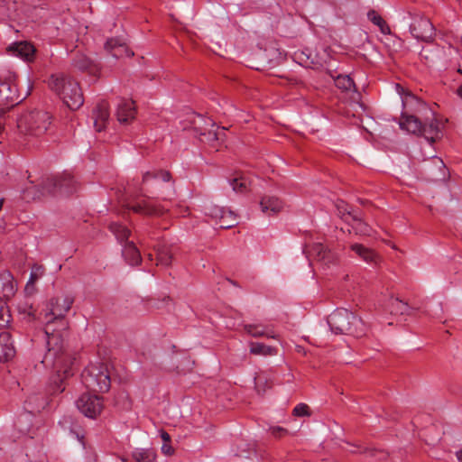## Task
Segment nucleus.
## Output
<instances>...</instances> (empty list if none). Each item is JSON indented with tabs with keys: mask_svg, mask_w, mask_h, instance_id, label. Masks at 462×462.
Segmentation results:
<instances>
[{
	"mask_svg": "<svg viewBox=\"0 0 462 462\" xmlns=\"http://www.w3.org/2000/svg\"><path fill=\"white\" fill-rule=\"evenodd\" d=\"M74 295L70 292L60 291L50 298L42 309L40 319L45 324L47 352L42 361L47 369L56 373L54 392H63V379L72 375L74 359L64 350L63 338L60 330L67 328L65 318L74 303Z\"/></svg>",
	"mask_w": 462,
	"mask_h": 462,
	"instance_id": "f257e3e1",
	"label": "nucleus"
},
{
	"mask_svg": "<svg viewBox=\"0 0 462 462\" xmlns=\"http://www.w3.org/2000/svg\"><path fill=\"white\" fill-rule=\"evenodd\" d=\"M50 89L71 110L79 109L84 103L79 84L63 72L53 73L47 81Z\"/></svg>",
	"mask_w": 462,
	"mask_h": 462,
	"instance_id": "f03ea898",
	"label": "nucleus"
},
{
	"mask_svg": "<svg viewBox=\"0 0 462 462\" xmlns=\"http://www.w3.org/2000/svg\"><path fill=\"white\" fill-rule=\"evenodd\" d=\"M328 324L335 334H349L356 337L365 335L361 319L346 309H337L328 318Z\"/></svg>",
	"mask_w": 462,
	"mask_h": 462,
	"instance_id": "7ed1b4c3",
	"label": "nucleus"
},
{
	"mask_svg": "<svg viewBox=\"0 0 462 462\" xmlns=\"http://www.w3.org/2000/svg\"><path fill=\"white\" fill-rule=\"evenodd\" d=\"M399 125L402 130L422 135L427 141L428 148H431V144L441 136L439 124L435 118L430 119V122L422 123L416 116L402 113Z\"/></svg>",
	"mask_w": 462,
	"mask_h": 462,
	"instance_id": "20e7f679",
	"label": "nucleus"
},
{
	"mask_svg": "<svg viewBox=\"0 0 462 462\" xmlns=\"http://www.w3.org/2000/svg\"><path fill=\"white\" fill-rule=\"evenodd\" d=\"M51 124L49 112L35 110L20 116L17 126L22 133L33 136H41L46 133Z\"/></svg>",
	"mask_w": 462,
	"mask_h": 462,
	"instance_id": "39448f33",
	"label": "nucleus"
},
{
	"mask_svg": "<svg viewBox=\"0 0 462 462\" xmlns=\"http://www.w3.org/2000/svg\"><path fill=\"white\" fill-rule=\"evenodd\" d=\"M86 388L91 391L107 392L111 386L109 371L104 364H90L81 374Z\"/></svg>",
	"mask_w": 462,
	"mask_h": 462,
	"instance_id": "423d86ee",
	"label": "nucleus"
},
{
	"mask_svg": "<svg viewBox=\"0 0 462 462\" xmlns=\"http://www.w3.org/2000/svg\"><path fill=\"white\" fill-rule=\"evenodd\" d=\"M42 190L32 193V199L45 193H62L69 194L77 189V181L69 172H63L47 178L42 183Z\"/></svg>",
	"mask_w": 462,
	"mask_h": 462,
	"instance_id": "0eeeda50",
	"label": "nucleus"
},
{
	"mask_svg": "<svg viewBox=\"0 0 462 462\" xmlns=\"http://www.w3.org/2000/svg\"><path fill=\"white\" fill-rule=\"evenodd\" d=\"M31 86L29 89H31ZM30 94L28 90L23 97H20L17 84L16 75L14 72H8L5 80L0 79V109H9L15 105L19 104Z\"/></svg>",
	"mask_w": 462,
	"mask_h": 462,
	"instance_id": "6e6552de",
	"label": "nucleus"
},
{
	"mask_svg": "<svg viewBox=\"0 0 462 462\" xmlns=\"http://www.w3.org/2000/svg\"><path fill=\"white\" fill-rule=\"evenodd\" d=\"M130 231L123 226L117 224V242L122 245V257L124 260L132 266L137 265L141 263V254L133 241H128Z\"/></svg>",
	"mask_w": 462,
	"mask_h": 462,
	"instance_id": "1a4fd4ad",
	"label": "nucleus"
},
{
	"mask_svg": "<svg viewBox=\"0 0 462 462\" xmlns=\"http://www.w3.org/2000/svg\"><path fill=\"white\" fill-rule=\"evenodd\" d=\"M78 410L86 417L96 419L104 408L102 399L89 393H82L76 401Z\"/></svg>",
	"mask_w": 462,
	"mask_h": 462,
	"instance_id": "9d476101",
	"label": "nucleus"
},
{
	"mask_svg": "<svg viewBox=\"0 0 462 462\" xmlns=\"http://www.w3.org/2000/svg\"><path fill=\"white\" fill-rule=\"evenodd\" d=\"M429 158L430 160L422 165L426 177L432 181L445 180L447 169L443 161L432 152H429Z\"/></svg>",
	"mask_w": 462,
	"mask_h": 462,
	"instance_id": "9b49d317",
	"label": "nucleus"
},
{
	"mask_svg": "<svg viewBox=\"0 0 462 462\" xmlns=\"http://www.w3.org/2000/svg\"><path fill=\"white\" fill-rule=\"evenodd\" d=\"M411 33L417 40L430 42L435 35V29L431 22L425 17H417L410 26Z\"/></svg>",
	"mask_w": 462,
	"mask_h": 462,
	"instance_id": "f8f14e48",
	"label": "nucleus"
},
{
	"mask_svg": "<svg viewBox=\"0 0 462 462\" xmlns=\"http://www.w3.org/2000/svg\"><path fill=\"white\" fill-rule=\"evenodd\" d=\"M136 116L134 102L131 98L117 100V124L123 126L129 125Z\"/></svg>",
	"mask_w": 462,
	"mask_h": 462,
	"instance_id": "ddd939ff",
	"label": "nucleus"
},
{
	"mask_svg": "<svg viewBox=\"0 0 462 462\" xmlns=\"http://www.w3.org/2000/svg\"><path fill=\"white\" fill-rule=\"evenodd\" d=\"M208 210L207 214L214 218H219L221 228H230L237 223V216L232 210L217 206L211 207Z\"/></svg>",
	"mask_w": 462,
	"mask_h": 462,
	"instance_id": "4468645a",
	"label": "nucleus"
},
{
	"mask_svg": "<svg viewBox=\"0 0 462 462\" xmlns=\"http://www.w3.org/2000/svg\"><path fill=\"white\" fill-rule=\"evenodd\" d=\"M311 254L314 255L319 262L328 266L334 265L337 263V254L331 250L328 249L323 244L316 243L312 245Z\"/></svg>",
	"mask_w": 462,
	"mask_h": 462,
	"instance_id": "2eb2a0df",
	"label": "nucleus"
},
{
	"mask_svg": "<svg viewBox=\"0 0 462 462\" xmlns=\"http://www.w3.org/2000/svg\"><path fill=\"white\" fill-rule=\"evenodd\" d=\"M7 51L14 56L19 57L25 61H32L34 59L35 48L27 42H19L11 44Z\"/></svg>",
	"mask_w": 462,
	"mask_h": 462,
	"instance_id": "dca6fc26",
	"label": "nucleus"
},
{
	"mask_svg": "<svg viewBox=\"0 0 462 462\" xmlns=\"http://www.w3.org/2000/svg\"><path fill=\"white\" fill-rule=\"evenodd\" d=\"M15 356V348L7 331L0 333V362H7Z\"/></svg>",
	"mask_w": 462,
	"mask_h": 462,
	"instance_id": "f3484780",
	"label": "nucleus"
},
{
	"mask_svg": "<svg viewBox=\"0 0 462 462\" xmlns=\"http://www.w3.org/2000/svg\"><path fill=\"white\" fill-rule=\"evenodd\" d=\"M14 277L9 272L0 273V299L9 300L15 293Z\"/></svg>",
	"mask_w": 462,
	"mask_h": 462,
	"instance_id": "a211bd4d",
	"label": "nucleus"
},
{
	"mask_svg": "<svg viewBox=\"0 0 462 462\" xmlns=\"http://www.w3.org/2000/svg\"><path fill=\"white\" fill-rule=\"evenodd\" d=\"M283 206V202L275 196H263L260 201L262 212L269 216L277 214L282 211Z\"/></svg>",
	"mask_w": 462,
	"mask_h": 462,
	"instance_id": "6ab92c4d",
	"label": "nucleus"
},
{
	"mask_svg": "<svg viewBox=\"0 0 462 462\" xmlns=\"http://www.w3.org/2000/svg\"><path fill=\"white\" fill-rule=\"evenodd\" d=\"M108 106L106 102L97 104L93 110L94 125L97 131L100 132L106 127L108 120Z\"/></svg>",
	"mask_w": 462,
	"mask_h": 462,
	"instance_id": "aec40b11",
	"label": "nucleus"
},
{
	"mask_svg": "<svg viewBox=\"0 0 462 462\" xmlns=\"http://www.w3.org/2000/svg\"><path fill=\"white\" fill-rule=\"evenodd\" d=\"M350 248L355 254L361 258L363 261H365L367 263L370 264H376L378 261V255L372 249L361 245V244H352L350 245Z\"/></svg>",
	"mask_w": 462,
	"mask_h": 462,
	"instance_id": "412c9836",
	"label": "nucleus"
},
{
	"mask_svg": "<svg viewBox=\"0 0 462 462\" xmlns=\"http://www.w3.org/2000/svg\"><path fill=\"white\" fill-rule=\"evenodd\" d=\"M123 206L126 207L129 209H132L133 211H134L136 213L144 214V215H148V216L162 214V208L152 206L146 201H143L142 203H136V204H132L128 201H125Z\"/></svg>",
	"mask_w": 462,
	"mask_h": 462,
	"instance_id": "4be33fe9",
	"label": "nucleus"
},
{
	"mask_svg": "<svg viewBox=\"0 0 462 462\" xmlns=\"http://www.w3.org/2000/svg\"><path fill=\"white\" fill-rule=\"evenodd\" d=\"M45 273V268L42 264H33L31 268L29 280L25 285L27 294H33L36 291L35 284Z\"/></svg>",
	"mask_w": 462,
	"mask_h": 462,
	"instance_id": "5701e85b",
	"label": "nucleus"
},
{
	"mask_svg": "<svg viewBox=\"0 0 462 462\" xmlns=\"http://www.w3.org/2000/svg\"><path fill=\"white\" fill-rule=\"evenodd\" d=\"M245 331L254 337H266L271 338H276L277 336L270 329L269 327L261 325V324H245L244 326Z\"/></svg>",
	"mask_w": 462,
	"mask_h": 462,
	"instance_id": "b1692460",
	"label": "nucleus"
},
{
	"mask_svg": "<svg viewBox=\"0 0 462 462\" xmlns=\"http://www.w3.org/2000/svg\"><path fill=\"white\" fill-rule=\"evenodd\" d=\"M72 65L80 71H88L93 73L96 70V66L85 54L82 53H77L75 55Z\"/></svg>",
	"mask_w": 462,
	"mask_h": 462,
	"instance_id": "393cba45",
	"label": "nucleus"
},
{
	"mask_svg": "<svg viewBox=\"0 0 462 462\" xmlns=\"http://www.w3.org/2000/svg\"><path fill=\"white\" fill-rule=\"evenodd\" d=\"M171 175L168 171H146L143 174L142 183L143 186L149 185L151 182H156L160 180L162 181H169Z\"/></svg>",
	"mask_w": 462,
	"mask_h": 462,
	"instance_id": "a878e982",
	"label": "nucleus"
},
{
	"mask_svg": "<svg viewBox=\"0 0 462 462\" xmlns=\"http://www.w3.org/2000/svg\"><path fill=\"white\" fill-rule=\"evenodd\" d=\"M442 50L437 46H429L423 48L420 53L422 60H425L429 63H435L439 59L441 58Z\"/></svg>",
	"mask_w": 462,
	"mask_h": 462,
	"instance_id": "bb28decb",
	"label": "nucleus"
},
{
	"mask_svg": "<svg viewBox=\"0 0 462 462\" xmlns=\"http://www.w3.org/2000/svg\"><path fill=\"white\" fill-rule=\"evenodd\" d=\"M133 457L136 462H154L156 453L152 448H136L133 452Z\"/></svg>",
	"mask_w": 462,
	"mask_h": 462,
	"instance_id": "cd10ccee",
	"label": "nucleus"
},
{
	"mask_svg": "<svg viewBox=\"0 0 462 462\" xmlns=\"http://www.w3.org/2000/svg\"><path fill=\"white\" fill-rule=\"evenodd\" d=\"M330 76L333 79L337 88L344 91H350L356 88L354 80L348 75L338 74L335 76L331 74Z\"/></svg>",
	"mask_w": 462,
	"mask_h": 462,
	"instance_id": "c85d7f7f",
	"label": "nucleus"
},
{
	"mask_svg": "<svg viewBox=\"0 0 462 462\" xmlns=\"http://www.w3.org/2000/svg\"><path fill=\"white\" fill-rule=\"evenodd\" d=\"M250 353L257 356H273L276 354V349L263 343L251 342Z\"/></svg>",
	"mask_w": 462,
	"mask_h": 462,
	"instance_id": "c756f323",
	"label": "nucleus"
},
{
	"mask_svg": "<svg viewBox=\"0 0 462 462\" xmlns=\"http://www.w3.org/2000/svg\"><path fill=\"white\" fill-rule=\"evenodd\" d=\"M367 17H368L369 21H371L374 25L379 27L382 33H383V34L391 33L390 27L388 26L386 22L374 10H370L367 13Z\"/></svg>",
	"mask_w": 462,
	"mask_h": 462,
	"instance_id": "7c9ffc66",
	"label": "nucleus"
},
{
	"mask_svg": "<svg viewBox=\"0 0 462 462\" xmlns=\"http://www.w3.org/2000/svg\"><path fill=\"white\" fill-rule=\"evenodd\" d=\"M156 259L157 264L162 266L170 265L172 260L171 249L165 245L159 247L156 252Z\"/></svg>",
	"mask_w": 462,
	"mask_h": 462,
	"instance_id": "2f4dec72",
	"label": "nucleus"
},
{
	"mask_svg": "<svg viewBox=\"0 0 462 462\" xmlns=\"http://www.w3.org/2000/svg\"><path fill=\"white\" fill-rule=\"evenodd\" d=\"M337 208L340 217L343 218L347 223L353 220V216L357 215L356 213L350 211L348 205L346 204L344 201H339L337 204Z\"/></svg>",
	"mask_w": 462,
	"mask_h": 462,
	"instance_id": "473e14b6",
	"label": "nucleus"
},
{
	"mask_svg": "<svg viewBox=\"0 0 462 462\" xmlns=\"http://www.w3.org/2000/svg\"><path fill=\"white\" fill-rule=\"evenodd\" d=\"M352 221L354 222L352 227L356 234L364 236L370 235L368 226L361 220L358 215L353 216Z\"/></svg>",
	"mask_w": 462,
	"mask_h": 462,
	"instance_id": "72a5a7b5",
	"label": "nucleus"
},
{
	"mask_svg": "<svg viewBox=\"0 0 462 462\" xmlns=\"http://www.w3.org/2000/svg\"><path fill=\"white\" fill-rule=\"evenodd\" d=\"M410 307L407 303L399 300L398 299L392 300L391 302V312L395 314H409Z\"/></svg>",
	"mask_w": 462,
	"mask_h": 462,
	"instance_id": "f704fd0d",
	"label": "nucleus"
},
{
	"mask_svg": "<svg viewBox=\"0 0 462 462\" xmlns=\"http://www.w3.org/2000/svg\"><path fill=\"white\" fill-rule=\"evenodd\" d=\"M230 186L236 192H244L247 189L248 181L244 177L235 178L230 180Z\"/></svg>",
	"mask_w": 462,
	"mask_h": 462,
	"instance_id": "c9c22d12",
	"label": "nucleus"
},
{
	"mask_svg": "<svg viewBox=\"0 0 462 462\" xmlns=\"http://www.w3.org/2000/svg\"><path fill=\"white\" fill-rule=\"evenodd\" d=\"M312 414L309 405L300 402L292 410V415L295 417H310Z\"/></svg>",
	"mask_w": 462,
	"mask_h": 462,
	"instance_id": "e433bc0d",
	"label": "nucleus"
},
{
	"mask_svg": "<svg viewBox=\"0 0 462 462\" xmlns=\"http://www.w3.org/2000/svg\"><path fill=\"white\" fill-rule=\"evenodd\" d=\"M296 57L299 60V61L306 67H311L312 65L317 64L310 52L307 53L306 51H302L299 54H296Z\"/></svg>",
	"mask_w": 462,
	"mask_h": 462,
	"instance_id": "4c0bfd02",
	"label": "nucleus"
},
{
	"mask_svg": "<svg viewBox=\"0 0 462 462\" xmlns=\"http://www.w3.org/2000/svg\"><path fill=\"white\" fill-rule=\"evenodd\" d=\"M204 136L210 142L223 141L225 136V128L217 131H208V134H203Z\"/></svg>",
	"mask_w": 462,
	"mask_h": 462,
	"instance_id": "58836bf2",
	"label": "nucleus"
},
{
	"mask_svg": "<svg viewBox=\"0 0 462 462\" xmlns=\"http://www.w3.org/2000/svg\"><path fill=\"white\" fill-rule=\"evenodd\" d=\"M5 302L0 299V328L5 327L9 323L10 315L5 308Z\"/></svg>",
	"mask_w": 462,
	"mask_h": 462,
	"instance_id": "ea45409f",
	"label": "nucleus"
},
{
	"mask_svg": "<svg viewBox=\"0 0 462 462\" xmlns=\"http://www.w3.org/2000/svg\"><path fill=\"white\" fill-rule=\"evenodd\" d=\"M123 55H125V57H132L134 56V51L132 50H130L125 42H121L118 39H117V59L119 57H122Z\"/></svg>",
	"mask_w": 462,
	"mask_h": 462,
	"instance_id": "a19ab883",
	"label": "nucleus"
},
{
	"mask_svg": "<svg viewBox=\"0 0 462 462\" xmlns=\"http://www.w3.org/2000/svg\"><path fill=\"white\" fill-rule=\"evenodd\" d=\"M271 434L279 439L288 434V430L280 426H273L269 429Z\"/></svg>",
	"mask_w": 462,
	"mask_h": 462,
	"instance_id": "79ce46f5",
	"label": "nucleus"
},
{
	"mask_svg": "<svg viewBox=\"0 0 462 462\" xmlns=\"http://www.w3.org/2000/svg\"><path fill=\"white\" fill-rule=\"evenodd\" d=\"M267 382V377L263 374H259L254 377V385L258 392L261 391V387L263 383Z\"/></svg>",
	"mask_w": 462,
	"mask_h": 462,
	"instance_id": "37998d69",
	"label": "nucleus"
},
{
	"mask_svg": "<svg viewBox=\"0 0 462 462\" xmlns=\"http://www.w3.org/2000/svg\"><path fill=\"white\" fill-rule=\"evenodd\" d=\"M104 48L108 53H110L112 56H115L114 50L116 48V40L113 38L107 39Z\"/></svg>",
	"mask_w": 462,
	"mask_h": 462,
	"instance_id": "c03bdc74",
	"label": "nucleus"
},
{
	"mask_svg": "<svg viewBox=\"0 0 462 462\" xmlns=\"http://www.w3.org/2000/svg\"><path fill=\"white\" fill-rule=\"evenodd\" d=\"M402 100L404 106L410 103H420V101L412 94L410 93L402 97Z\"/></svg>",
	"mask_w": 462,
	"mask_h": 462,
	"instance_id": "a18cd8bd",
	"label": "nucleus"
},
{
	"mask_svg": "<svg viewBox=\"0 0 462 462\" xmlns=\"http://www.w3.org/2000/svg\"><path fill=\"white\" fill-rule=\"evenodd\" d=\"M162 452L167 456H170L173 453V449L168 443H163L162 446Z\"/></svg>",
	"mask_w": 462,
	"mask_h": 462,
	"instance_id": "49530a36",
	"label": "nucleus"
},
{
	"mask_svg": "<svg viewBox=\"0 0 462 462\" xmlns=\"http://www.w3.org/2000/svg\"><path fill=\"white\" fill-rule=\"evenodd\" d=\"M161 438H162V439L163 440L164 443H168V442L171 441L170 435L166 431H164V430L161 431Z\"/></svg>",
	"mask_w": 462,
	"mask_h": 462,
	"instance_id": "de8ad7c7",
	"label": "nucleus"
},
{
	"mask_svg": "<svg viewBox=\"0 0 462 462\" xmlns=\"http://www.w3.org/2000/svg\"><path fill=\"white\" fill-rule=\"evenodd\" d=\"M457 458L459 462H462V449L456 453Z\"/></svg>",
	"mask_w": 462,
	"mask_h": 462,
	"instance_id": "09e8293b",
	"label": "nucleus"
},
{
	"mask_svg": "<svg viewBox=\"0 0 462 462\" xmlns=\"http://www.w3.org/2000/svg\"><path fill=\"white\" fill-rule=\"evenodd\" d=\"M457 96L462 99V84L459 86V88L457 90Z\"/></svg>",
	"mask_w": 462,
	"mask_h": 462,
	"instance_id": "8fccbe9b",
	"label": "nucleus"
},
{
	"mask_svg": "<svg viewBox=\"0 0 462 462\" xmlns=\"http://www.w3.org/2000/svg\"><path fill=\"white\" fill-rule=\"evenodd\" d=\"M143 190H144V189H143V188H142V189L138 191V194H140V195H141V194H143Z\"/></svg>",
	"mask_w": 462,
	"mask_h": 462,
	"instance_id": "3c124183",
	"label": "nucleus"
},
{
	"mask_svg": "<svg viewBox=\"0 0 462 462\" xmlns=\"http://www.w3.org/2000/svg\"><path fill=\"white\" fill-rule=\"evenodd\" d=\"M30 189H31V188H30V189H25V190H24V193H29V192H30Z\"/></svg>",
	"mask_w": 462,
	"mask_h": 462,
	"instance_id": "603ef678",
	"label": "nucleus"
},
{
	"mask_svg": "<svg viewBox=\"0 0 462 462\" xmlns=\"http://www.w3.org/2000/svg\"><path fill=\"white\" fill-rule=\"evenodd\" d=\"M458 72L462 73V69H458Z\"/></svg>",
	"mask_w": 462,
	"mask_h": 462,
	"instance_id": "864d4df0",
	"label": "nucleus"
}]
</instances>
